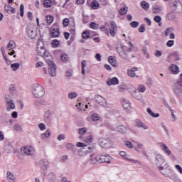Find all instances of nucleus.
<instances>
[{"instance_id":"nucleus-1","label":"nucleus","mask_w":182,"mask_h":182,"mask_svg":"<svg viewBox=\"0 0 182 182\" xmlns=\"http://www.w3.org/2000/svg\"><path fill=\"white\" fill-rule=\"evenodd\" d=\"M109 26H111V28ZM100 29L102 32H105L107 36L111 35L112 38H114L117 32V24H116V22L112 21L109 24L108 23H105L104 26H101Z\"/></svg>"},{"instance_id":"nucleus-2","label":"nucleus","mask_w":182,"mask_h":182,"mask_svg":"<svg viewBox=\"0 0 182 182\" xmlns=\"http://www.w3.org/2000/svg\"><path fill=\"white\" fill-rule=\"evenodd\" d=\"M96 163H107V164H110L112 163V156L107 154L97 155L95 158L91 159L92 164H95Z\"/></svg>"},{"instance_id":"nucleus-3","label":"nucleus","mask_w":182,"mask_h":182,"mask_svg":"<svg viewBox=\"0 0 182 182\" xmlns=\"http://www.w3.org/2000/svg\"><path fill=\"white\" fill-rule=\"evenodd\" d=\"M32 93L36 98L43 97L45 95V89L39 84H33L32 87Z\"/></svg>"},{"instance_id":"nucleus-4","label":"nucleus","mask_w":182,"mask_h":182,"mask_svg":"<svg viewBox=\"0 0 182 182\" xmlns=\"http://www.w3.org/2000/svg\"><path fill=\"white\" fill-rule=\"evenodd\" d=\"M169 8L176 14H181L182 12V4L180 0H171L169 3Z\"/></svg>"},{"instance_id":"nucleus-5","label":"nucleus","mask_w":182,"mask_h":182,"mask_svg":"<svg viewBox=\"0 0 182 182\" xmlns=\"http://www.w3.org/2000/svg\"><path fill=\"white\" fill-rule=\"evenodd\" d=\"M155 164H156L157 167H159V170H164V166H167V163L166 162V159L164 156L161 154H157L155 156Z\"/></svg>"},{"instance_id":"nucleus-6","label":"nucleus","mask_w":182,"mask_h":182,"mask_svg":"<svg viewBox=\"0 0 182 182\" xmlns=\"http://www.w3.org/2000/svg\"><path fill=\"white\" fill-rule=\"evenodd\" d=\"M173 92L176 96H180L182 93V73L179 76V80L173 85Z\"/></svg>"},{"instance_id":"nucleus-7","label":"nucleus","mask_w":182,"mask_h":182,"mask_svg":"<svg viewBox=\"0 0 182 182\" xmlns=\"http://www.w3.org/2000/svg\"><path fill=\"white\" fill-rule=\"evenodd\" d=\"M116 50L122 59H124V60L129 59V55H127V51L124 50V46L121 45L120 46L117 47Z\"/></svg>"},{"instance_id":"nucleus-8","label":"nucleus","mask_w":182,"mask_h":182,"mask_svg":"<svg viewBox=\"0 0 182 182\" xmlns=\"http://www.w3.org/2000/svg\"><path fill=\"white\" fill-rule=\"evenodd\" d=\"M48 52L45 49V46L43 45V41H38L37 43V53L39 56H44Z\"/></svg>"},{"instance_id":"nucleus-9","label":"nucleus","mask_w":182,"mask_h":182,"mask_svg":"<svg viewBox=\"0 0 182 182\" xmlns=\"http://www.w3.org/2000/svg\"><path fill=\"white\" fill-rule=\"evenodd\" d=\"M161 174L166 176V177H168V178L173 181L177 177V174H176V173L171 168L165 169L164 172H161Z\"/></svg>"},{"instance_id":"nucleus-10","label":"nucleus","mask_w":182,"mask_h":182,"mask_svg":"<svg viewBox=\"0 0 182 182\" xmlns=\"http://www.w3.org/2000/svg\"><path fill=\"white\" fill-rule=\"evenodd\" d=\"M26 32L30 39H35L38 35V33L36 32V30H35V28L31 26H28Z\"/></svg>"},{"instance_id":"nucleus-11","label":"nucleus","mask_w":182,"mask_h":182,"mask_svg":"<svg viewBox=\"0 0 182 182\" xmlns=\"http://www.w3.org/2000/svg\"><path fill=\"white\" fill-rule=\"evenodd\" d=\"M99 144L100 147H102V149H109V147H112L110 140L107 139H100L99 140Z\"/></svg>"},{"instance_id":"nucleus-12","label":"nucleus","mask_w":182,"mask_h":182,"mask_svg":"<svg viewBox=\"0 0 182 182\" xmlns=\"http://www.w3.org/2000/svg\"><path fill=\"white\" fill-rule=\"evenodd\" d=\"M48 73L51 76H56V64L53 62H50L49 64H48Z\"/></svg>"},{"instance_id":"nucleus-13","label":"nucleus","mask_w":182,"mask_h":182,"mask_svg":"<svg viewBox=\"0 0 182 182\" xmlns=\"http://www.w3.org/2000/svg\"><path fill=\"white\" fill-rule=\"evenodd\" d=\"M134 126L139 129H144V130H147V129H149V127L144 124L140 119H135Z\"/></svg>"},{"instance_id":"nucleus-14","label":"nucleus","mask_w":182,"mask_h":182,"mask_svg":"<svg viewBox=\"0 0 182 182\" xmlns=\"http://www.w3.org/2000/svg\"><path fill=\"white\" fill-rule=\"evenodd\" d=\"M21 150L23 151V154H26V156H32L33 153H35L32 146H24Z\"/></svg>"},{"instance_id":"nucleus-15","label":"nucleus","mask_w":182,"mask_h":182,"mask_svg":"<svg viewBox=\"0 0 182 182\" xmlns=\"http://www.w3.org/2000/svg\"><path fill=\"white\" fill-rule=\"evenodd\" d=\"M152 13L155 15H158V14H160L161 11H163V7L161 6H159L157 4H155L151 7Z\"/></svg>"},{"instance_id":"nucleus-16","label":"nucleus","mask_w":182,"mask_h":182,"mask_svg":"<svg viewBox=\"0 0 182 182\" xmlns=\"http://www.w3.org/2000/svg\"><path fill=\"white\" fill-rule=\"evenodd\" d=\"M40 167L41 170L45 171V170H48V168L49 167V161L46 159L41 160L39 162Z\"/></svg>"},{"instance_id":"nucleus-17","label":"nucleus","mask_w":182,"mask_h":182,"mask_svg":"<svg viewBox=\"0 0 182 182\" xmlns=\"http://www.w3.org/2000/svg\"><path fill=\"white\" fill-rule=\"evenodd\" d=\"M6 107L7 112H11V110H14V109L16 107L15 105V103H14V100L11 101H7L6 103Z\"/></svg>"},{"instance_id":"nucleus-18","label":"nucleus","mask_w":182,"mask_h":182,"mask_svg":"<svg viewBox=\"0 0 182 182\" xmlns=\"http://www.w3.org/2000/svg\"><path fill=\"white\" fill-rule=\"evenodd\" d=\"M107 85L108 86H112V85H119V79H117V77H114L111 79H109L107 81Z\"/></svg>"},{"instance_id":"nucleus-19","label":"nucleus","mask_w":182,"mask_h":182,"mask_svg":"<svg viewBox=\"0 0 182 182\" xmlns=\"http://www.w3.org/2000/svg\"><path fill=\"white\" fill-rule=\"evenodd\" d=\"M116 130L118 132V133L126 134L127 132V127H125L124 125H119L116 127Z\"/></svg>"},{"instance_id":"nucleus-20","label":"nucleus","mask_w":182,"mask_h":182,"mask_svg":"<svg viewBox=\"0 0 182 182\" xmlns=\"http://www.w3.org/2000/svg\"><path fill=\"white\" fill-rule=\"evenodd\" d=\"M6 178L9 182H15L16 181V177L11 171H7Z\"/></svg>"},{"instance_id":"nucleus-21","label":"nucleus","mask_w":182,"mask_h":182,"mask_svg":"<svg viewBox=\"0 0 182 182\" xmlns=\"http://www.w3.org/2000/svg\"><path fill=\"white\" fill-rule=\"evenodd\" d=\"M44 120L46 123H50L52 121V116L50 115V111L48 110L46 112L44 115Z\"/></svg>"},{"instance_id":"nucleus-22","label":"nucleus","mask_w":182,"mask_h":182,"mask_svg":"<svg viewBox=\"0 0 182 182\" xmlns=\"http://www.w3.org/2000/svg\"><path fill=\"white\" fill-rule=\"evenodd\" d=\"M161 148L162 149L163 151L167 154V156L171 155V151H170V149H168V146L166 145L165 144H161Z\"/></svg>"},{"instance_id":"nucleus-23","label":"nucleus","mask_w":182,"mask_h":182,"mask_svg":"<svg viewBox=\"0 0 182 182\" xmlns=\"http://www.w3.org/2000/svg\"><path fill=\"white\" fill-rule=\"evenodd\" d=\"M4 150L6 153H12L14 151V146L8 142L5 144Z\"/></svg>"},{"instance_id":"nucleus-24","label":"nucleus","mask_w":182,"mask_h":182,"mask_svg":"<svg viewBox=\"0 0 182 182\" xmlns=\"http://www.w3.org/2000/svg\"><path fill=\"white\" fill-rule=\"evenodd\" d=\"M60 35V32L59 31V28H55L51 30V36L53 38H59Z\"/></svg>"},{"instance_id":"nucleus-25","label":"nucleus","mask_w":182,"mask_h":182,"mask_svg":"<svg viewBox=\"0 0 182 182\" xmlns=\"http://www.w3.org/2000/svg\"><path fill=\"white\" fill-rule=\"evenodd\" d=\"M122 106L125 110H130L132 106H130V102L127 100H124L122 101Z\"/></svg>"},{"instance_id":"nucleus-26","label":"nucleus","mask_w":182,"mask_h":182,"mask_svg":"<svg viewBox=\"0 0 182 182\" xmlns=\"http://www.w3.org/2000/svg\"><path fill=\"white\" fill-rule=\"evenodd\" d=\"M47 65L50 63V62H53L52 60L53 58L52 57V55H50L48 52L43 56Z\"/></svg>"},{"instance_id":"nucleus-27","label":"nucleus","mask_w":182,"mask_h":182,"mask_svg":"<svg viewBox=\"0 0 182 182\" xmlns=\"http://www.w3.org/2000/svg\"><path fill=\"white\" fill-rule=\"evenodd\" d=\"M108 61L114 68H117V60L113 58V56H109L108 58Z\"/></svg>"},{"instance_id":"nucleus-28","label":"nucleus","mask_w":182,"mask_h":182,"mask_svg":"<svg viewBox=\"0 0 182 182\" xmlns=\"http://www.w3.org/2000/svg\"><path fill=\"white\" fill-rule=\"evenodd\" d=\"M4 9L7 14H9V12L11 14H15V8L11 6L9 4H6L4 6Z\"/></svg>"},{"instance_id":"nucleus-29","label":"nucleus","mask_w":182,"mask_h":182,"mask_svg":"<svg viewBox=\"0 0 182 182\" xmlns=\"http://www.w3.org/2000/svg\"><path fill=\"white\" fill-rule=\"evenodd\" d=\"M95 102L98 103V105H103L102 103L105 102V98L102 97V95H95Z\"/></svg>"},{"instance_id":"nucleus-30","label":"nucleus","mask_w":182,"mask_h":182,"mask_svg":"<svg viewBox=\"0 0 182 182\" xmlns=\"http://www.w3.org/2000/svg\"><path fill=\"white\" fill-rule=\"evenodd\" d=\"M141 6L142 9H144V11H149L150 8V4L146 1H143L141 2Z\"/></svg>"},{"instance_id":"nucleus-31","label":"nucleus","mask_w":182,"mask_h":182,"mask_svg":"<svg viewBox=\"0 0 182 182\" xmlns=\"http://www.w3.org/2000/svg\"><path fill=\"white\" fill-rule=\"evenodd\" d=\"M167 19H168V21H174V19H176V13H174V11H170L168 13Z\"/></svg>"},{"instance_id":"nucleus-32","label":"nucleus","mask_w":182,"mask_h":182,"mask_svg":"<svg viewBox=\"0 0 182 182\" xmlns=\"http://www.w3.org/2000/svg\"><path fill=\"white\" fill-rule=\"evenodd\" d=\"M51 134L52 133H50V130L48 129L45 133L41 134V139H48V137H50Z\"/></svg>"},{"instance_id":"nucleus-33","label":"nucleus","mask_w":182,"mask_h":182,"mask_svg":"<svg viewBox=\"0 0 182 182\" xmlns=\"http://www.w3.org/2000/svg\"><path fill=\"white\" fill-rule=\"evenodd\" d=\"M6 49H9V50H12V49H15V41H10L8 46H6Z\"/></svg>"},{"instance_id":"nucleus-34","label":"nucleus","mask_w":182,"mask_h":182,"mask_svg":"<svg viewBox=\"0 0 182 182\" xmlns=\"http://www.w3.org/2000/svg\"><path fill=\"white\" fill-rule=\"evenodd\" d=\"M146 112L147 113H149V114H150V116H152V117H160V114L159 113H156V114H154V112H153V111H151V109L150 108H148L146 109Z\"/></svg>"},{"instance_id":"nucleus-35","label":"nucleus","mask_w":182,"mask_h":182,"mask_svg":"<svg viewBox=\"0 0 182 182\" xmlns=\"http://www.w3.org/2000/svg\"><path fill=\"white\" fill-rule=\"evenodd\" d=\"M82 36L83 39H89V38H90V33L88 30H86L82 32Z\"/></svg>"},{"instance_id":"nucleus-36","label":"nucleus","mask_w":182,"mask_h":182,"mask_svg":"<svg viewBox=\"0 0 182 182\" xmlns=\"http://www.w3.org/2000/svg\"><path fill=\"white\" fill-rule=\"evenodd\" d=\"M9 92L11 95H15L16 93V87H15V85H11L9 87Z\"/></svg>"},{"instance_id":"nucleus-37","label":"nucleus","mask_w":182,"mask_h":182,"mask_svg":"<svg viewBox=\"0 0 182 182\" xmlns=\"http://www.w3.org/2000/svg\"><path fill=\"white\" fill-rule=\"evenodd\" d=\"M51 45L53 48H58L60 43L58 41V40L54 39L51 41Z\"/></svg>"},{"instance_id":"nucleus-38","label":"nucleus","mask_w":182,"mask_h":182,"mask_svg":"<svg viewBox=\"0 0 182 182\" xmlns=\"http://www.w3.org/2000/svg\"><path fill=\"white\" fill-rule=\"evenodd\" d=\"M91 7L92 8V9H98L99 4L97 1L96 0L92 1V2L91 3Z\"/></svg>"},{"instance_id":"nucleus-39","label":"nucleus","mask_w":182,"mask_h":182,"mask_svg":"<svg viewBox=\"0 0 182 182\" xmlns=\"http://www.w3.org/2000/svg\"><path fill=\"white\" fill-rule=\"evenodd\" d=\"M19 66L20 65L18 63H15L11 65V68L14 72H16V70L19 69Z\"/></svg>"},{"instance_id":"nucleus-40","label":"nucleus","mask_w":182,"mask_h":182,"mask_svg":"<svg viewBox=\"0 0 182 182\" xmlns=\"http://www.w3.org/2000/svg\"><path fill=\"white\" fill-rule=\"evenodd\" d=\"M171 70V72H173L175 75H177V73H178V67L176 65H172Z\"/></svg>"},{"instance_id":"nucleus-41","label":"nucleus","mask_w":182,"mask_h":182,"mask_svg":"<svg viewBox=\"0 0 182 182\" xmlns=\"http://www.w3.org/2000/svg\"><path fill=\"white\" fill-rule=\"evenodd\" d=\"M13 130H14V132H21L22 130V127L19 124H16L13 127Z\"/></svg>"},{"instance_id":"nucleus-42","label":"nucleus","mask_w":182,"mask_h":182,"mask_svg":"<svg viewBox=\"0 0 182 182\" xmlns=\"http://www.w3.org/2000/svg\"><path fill=\"white\" fill-rule=\"evenodd\" d=\"M170 56L172 60H180V58H178V55L177 54L176 52L173 53L172 54H171Z\"/></svg>"},{"instance_id":"nucleus-43","label":"nucleus","mask_w":182,"mask_h":182,"mask_svg":"<svg viewBox=\"0 0 182 182\" xmlns=\"http://www.w3.org/2000/svg\"><path fill=\"white\" fill-rule=\"evenodd\" d=\"M66 148L68 149V150H70L71 151H76V150L75 149V145L70 143L67 144Z\"/></svg>"},{"instance_id":"nucleus-44","label":"nucleus","mask_w":182,"mask_h":182,"mask_svg":"<svg viewBox=\"0 0 182 182\" xmlns=\"http://www.w3.org/2000/svg\"><path fill=\"white\" fill-rule=\"evenodd\" d=\"M142 53H144L145 58H146V59H150V55L149 54V53H147V48L144 47L142 49Z\"/></svg>"},{"instance_id":"nucleus-45","label":"nucleus","mask_w":182,"mask_h":182,"mask_svg":"<svg viewBox=\"0 0 182 182\" xmlns=\"http://www.w3.org/2000/svg\"><path fill=\"white\" fill-rule=\"evenodd\" d=\"M43 5L46 6V8H50V6H52V1L50 0H45Z\"/></svg>"},{"instance_id":"nucleus-46","label":"nucleus","mask_w":182,"mask_h":182,"mask_svg":"<svg viewBox=\"0 0 182 182\" xmlns=\"http://www.w3.org/2000/svg\"><path fill=\"white\" fill-rule=\"evenodd\" d=\"M81 66H82V75H85V69L86 68V60H82L81 62Z\"/></svg>"},{"instance_id":"nucleus-47","label":"nucleus","mask_w":182,"mask_h":182,"mask_svg":"<svg viewBox=\"0 0 182 182\" xmlns=\"http://www.w3.org/2000/svg\"><path fill=\"white\" fill-rule=\"evenodd\" d=\"M87 128L86 127L80 128L78 129V133L79 134H81V135L85 134V133H87Z\"/></svg>"},{"instance_id":"nucleus-48","label":"nucleus","mask_w":182,"mask_h":182,"mask_svg":"<svg viewBox=\"0 0 182 182\" xmlns=\"http://www.w3.org/2000/svg\"><path fill=\"white\" fill-rule=\"evenodd\" d=\"M90 28H91V29H99V24H96L95 22H91L90 23Z\"/></svg>"},{"instance_id":"nucleus-49","label":"nucleus","mask_w":182,"mask_h":182,"mask_svg":"<svg viewBox=\"0 0 182 182\" xmlns=\"http://www.w3.org/2000/svg\"><path fill=\"white\" fill-rule=\"evenodd\" d=\"M100 119V117H99V114H95L91 116V119L93 122H97V120H99Z\"/></svg>"},{"instance_id":"nucleus-50","label":"nucleus","mask_w":182,"mask_h":182,"mask_svg":"<svg viewBox=\"0 0 182 182\" xmlns=\"http://www.w3.org/2000/svg\"><path fill=\"white\" fill-rule=\"evenodd\" d=\"M46 22L49 24L52 23V22H53V16H47Z\"/></svg>"},{"instance_id":"nucleus-51","label":"nucleus","mask_w":182,"mask_h":182,"mask_svg":"<svg viewBox=\"0 0 182 182\" xmlns=\"http://www.w3.org/2000/svg\"><path fill=\"white\" fill-rule=\"evenodd\" d=\"M60 58L63 62H68V60L69 59L68 54H63L61 55Z\"/></svg>"},{"instance_id":"nucleus-52","label":"nucleus","mask_w":182,"mask_h":182,"mask_svg":"<svg viewBox=\"0 0 182 182\" xmlns=\"http://www.w3.org/2000/svg\"><path fill=\"white\" fill-rule=\"evenodd\" d=\"M63 25L64 28H67V26H69V18H64L63 21Z\"/></svg>"},{"instance_id":"nucleus-53","label":"nucleus","mask_w":182,"mask_h":182,"mask_svg":"<svg viewBox=\"0 0 182 182\" xmlns=\"http://www.w3.org/2000/svg\"><path fill=\"white\" fill-rule=\"evenodd\" d=\"M138 90L141 93H144V92H146V87L144 85H139L138 87Z\"/></svg>"},{"instance_id":"nucleus-54","label":"nucleus","mask_w":182,"mask_h":182,"mask_svg":"<svg viewBox=\"0 0 182 182\" xmlns=\"http://www.w3.org/2000/svg\"><path fill=\"white\" fill-rule=\"evenodd\" d=\"M68 97L69 99H75V97H77V94L76 92H70Z\"/></svg>"},{"instance_id":"nucleus-55","label":"nucleus","mask_w":182,"mask_h":182,"mask_svg":"<svg viewBox=\"0 0 182 182\" xmlns=\"http://www.w3.org/2000/svg\"><path fill=\"white\" fill-rule=\"evenodd\" d=\"M154 21L156 22V23H160V22H161V16H155L154 18Z\"/></svg>"},{"instance_id":"nucleus-56","label":"nucleus","mask_w":182,"mask_h":182,"mask_svg":"<svg viewBox=\"0 0 182 182\" xmlns=\"http://www.w3.org/2000/svg\"><path fill=\"white\" fill-rule=\"evenodd\" d=\"M139 32L143 33L146 32V28L144 27V24H141L139 28Z\"/></svg>"},{"instance_id":"nucleus-57","label":"nucleus","mask_w":182,"mask_h":182,"mask_svg":"<svg viewBox=\"0 0 182 182\" xmlns=\"http://www.w3.org/2000/svg\"><path fill=\"white\" fill-rule=\"evenodd\" d=\"M25 7L23 4L20 5V16H23V12H24Z\"/></svg>"},{"instance_id":"nucleus-58","label":"nucleus","mask_w":182,"mask_h":182,"mask_svg":"<svg viewBox=\"0 0 182 182\" xmlns=\"http://www.w3.org/2000/svg\"><path fill=\"white\" fill-rule=\"evenodd\" d=\"M127 74L130 76V77H134L136 76V73L132 70H129Z\"/></svg>"},{"instance_id":"nucleus-59","label":"nucleus","mask_w":182,"mask_h":182,"mask_svg":"<svg viewBox=\"0 0 182 182\" xmlns=\"http://www.w3.org/2000/svg\"><path fill=\"white\" fill-rule=\"evenodd\" d=\"M130 26L132 28H137V26H139V22H137V21H132L130 23Z\"/></svg>"},{"instance_id":"nucleus-60","label":"nucleus","mask_w":182,"mask_h":182,"mask_svg":"<svg viewBox=\"0 0 182 182\" xmlns=\"http://www.w3.org/2000/svg\"><path fill=\"white\" fill-rule=\"evenodd\" d=\"M173 45H174V41L173 40H169L166 43V46H168V48H171V46H173Z\"/></svg>"},{"instance_id":"nucleus-61","label":"nucleus","mask_w":182,"mask_h":182,"mask_svg":"<svg viewBox=\"0 0 182 182\" xmlns=\"http://www.w3.org/2000/svg\"><path fill=\"white\" fill-rule=\"evenodd\" d=\"M119 14L120 15H126V14H127V9H126V8H122L119 10Z\"/></svg>"},{"instance_id":"nucleus-62","label":"nucleus","mask_w":182,"mask_h":182,"mask_svg":"<svg viewBox=\"0 0 182 182\" xmlns=\"http://www.w3.org/2000/svg\"><path fill=\"white\" fill-rule=\"evenodd\" d=\"M38 127H39L40 130H46V125H45V124H43V123L39 124Z\"/></svg>"},{"instance_id":"nucleus-63","label":"nucleus","mask_w":182,"mask_h":182,"mask_svg":"<svg viewBox=\"0 0 182 182\" xmlns=\"http://www.w3.org/2000/svg\"><path fill=\"white\" fill-rule=\"evenodd\" d=\"M57 139L59 141H60L61 140H65V139H66V136H65V134H62L58 135Z\"/></svg>"},{"instance_id":"nucleus-64","label":"nucleus","mask_w":182,"mask_h":182,"mask_svg":"<svg viewBox=\"0 0 182 182\" xmlns=\"http://www.w3.org/2000/svg\"><path fill=\"white\" fill-rule=\"evenodd\" d=\"M175 168L180 173V174H182V168L180 165H176Z\"/></svg>"}]
</instances>
